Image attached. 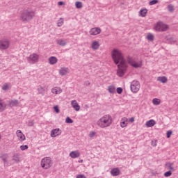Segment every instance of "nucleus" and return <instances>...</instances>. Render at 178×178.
Wrapping results in <instances>:
<instances>
[{"label": "nucleus", "instance_id": "f257e3e1", "mask_svg": "<svg viewBox=\"0 0 178 178\" xmlns=\"http://www.w3.org/2000/svg\"><path fill=\"white\" fill-rule=\"evenodd\" d=\"M111 56L114 63L118 65L117 76L123 77L124 73H126V70H127V63L123 56V54H122L120 50L114 49L112 51Z\"/></svg>", "mask_w": 178, "mask_h": 178}, {"label": "nucleus", "instance_id": "f03ea898", "mask_svg": "<svg viewBox=\"0 0 178 178\" xmlns=\"http://www.w3.org/2000/svg\"><path fill=\"white\" fill-rule=\"evenodd\" d=\"M97 124L102 129L109 127V126L112 124V116L109 115H104L97 121Z\"/></svg>", "mask_w": 178, "mask_h": 178}, {"label": "nucleus", "instance_id": "7ed1b4c3", "mask_svg": "<svg viewBox=\"0 0 178 178\" xmlns=\"http://www.w3.org/2000/svg\"><path fill=\"white\" fill-rule=\"evenodd\" d=\"M34 17V11L31 10H24L21 14L22 22H30Z\"/></svg>", "mask_w": 178, "mask_h": 178}, {"label": "nucleus", "instance_id": "20e7f679", "mask_svg": "<svg viewBox=\"0 0 178 178\" xmlns=\"http://www.w3.org/2000/svg\"><path fill=\"white\" fill-rule=\"evenodd\" d=\"M52 165V160L49 157H44L41 160L40 166L42 169H49Z\"/></svg>", "mask_w": 178, "mask_h": 178}, {"label": "nucleus", "instance_id": "39448f33", "mask_svg": "<svg viewBox=\"0 0 178 178\" xmlns=\"http://www.w3.org/2000/svg\"><path fill=\"white\" fill-rule=\"evenodd\" d=\"M169 27L168 26V25L162 22H157L154 26V30H155V31L159 32L167 31Z\"/></svg>", "mask_w": 178, "mask_h": 178}, {"label": "nucleus", "instance_id": "423d86ee", "mask_svg": "<svg viewBox=\"0 0 178 178\" xmlns=\"http://www.w3.org/2000/svg\"><path fill=\"white\" fill-rule=\"evenodd\" d=\"M127 62L133 67H135V69H137L138 67H141L142 63L141 61H137L134 58L128 57L127 59Z\"/></svg>", "mask_w": 178, "mask_h": 178}, {"label": "nucleus", "instance_id": "0eeeda50", "mask_svg": "<svg viewBox=\"0 0 178 178\" xmlns=\"http://www.w3.org/2000/svg\"><path fill=\"white\" fill-rule=\"evenodd\" d=\"M140 90V82L138 81H134L131 83V91L132 92H138Z\"/></svg>", "mask_w": 178, "mask_h": 178}, {"label": "nucleus", "instance_id": "6e6552de", "mask_svg": "<svg viewBox=\"0 0 178 178\" xmlns=\"http://www.w3.org/2000/svg\"><path fill=\"white\" fill-rule=\"evenodd\" d=\"M38 59H39L38 54H31L28 58V62L33 65V63H37V62H38Z\"/></svg>", "mask_w": 178, "mask_h": 178}, {"label": "nucleus", "instance_id": "1a4fd4ad", "mask_svg": "<svg viewBox=\"0 0 178 178\" xmlns=\"http://www.w3.org/2000/svg\"><path fill=\"white\" fill-rule=\"evenodd\" d=\"M10 42L6 39L0 40V49H8Z\"/></svg>", "mask_w": 178, "mask_h": 178}, {"label": "nucleus", "instance_id": "9d476101", "mask_svg": "<svg viewBox=\"0 0 178 178\" xmlns=\"http://www.w3.org/2000/svg\"><path fill=\"white\" fill-rule=\"evenodd\" d=\"M101 33V29L99 28H92L90 31V35H98Z\"/></svg>", "mask_w": 178, "mask_h": 178}, {"label": "nucleus", "instance_id": "9b49d317", "mask_svg": "<svg viewBox=\"0 0 178 178\" xmlns=\"http://www.w3.org/2000/svg\"><path fill=\"white\" fill-rule=\"evenodd\" d=\"M8 104L4 102L3 99L0 98V112H3L6 109Z\"/></svg>", "mask_w": 178, "mask_h": 178}, {"label": "nucleus", "instance_id": "f8f14e48", "mask_svg": "<svg viewBox=\"0 0 178 178\" xmlns=\"http://www.w3.org/2000/svg\"><path fill=\"white\" fill-rule=\"evenodd\" d=\"M60 134H62L60 129H55L51 131V137L53 138L56 137V136H60Z\"/></svg>", "mask_w": 178, "mask_h": 178}, {"label": "nucleus", "instance_id": "ddd939ff", "mask_svg": "<svg viewBox=\"0 0 178 178\" xmlns=\"http://www.w3.org/2000/svg\"><path fill=\"white\" fill-rule=\"evenodd\" d=\"M16 135L17 137H18L19 140H20V141H24V140H26V136H24V134H23L21 130H17L16 131Z\"/></svg>", "mask_w": 178, "mask_h": 178}, {"label": "nucleus", "instance_id": "4468645a", "mask_svg": "<svg viewBox=\"0 0 178 178\" xmlns=\"http://www.w3.org/2000/svg\"><path fill=\"white\" fill-rule=\"evenodd\" d=\"M71 105L72 108H74V111H76V112H79V111H80V105H79V103H77V101L72 100L71 102Z\"/></svg>", "mask_w": 178, "mask_h": 178}, {"label": "nucleus", "instance_id": "2eb2a0df", "mask_svg": "<svg viewBox=\"0 0 178 178\" xmlns=\"http://www.w3.org/2000/svg\"><path fill=\"white\" fill-rule=\"evenodd\" d=\"M70 156L73 159H76V158H79L80 156V152L72 151L70 153Z\"/></svg>", "mask_w": 178, "mask_h": 178}, {"label": "nucleus", "instance_id": "dca6fc26", "mask_svg": "<svg viewBox=\"0 0 178 178\" xmlns=\"http://www.w3.org/2000/svg\"><path fill=\"white\" fill-rule=\"evenodd\" d=\"M69 73V68L67 67H61L59 70V74L60 76H65V74H67Z\"/></svg>", "mask_w": 178, "mask_h": 178}, {"label": "nucleus", "instance_id": "f3484780", "mask_svg": "<svg viewBox=\"0 0 178 178\" xmlns=\"http://www.w3.org/2000/svg\"><path fill=\"white\" fill-rule=\"evenodd\" d=\"M52 94H61L62 93V89L59 87H55L51 89Z\"/></svg>", "mask_w": 178, "mask_h": 178}, {"label": "nucleus", "instance_id": "a211bd4d", "mask_svg": "<svg viewBox=\"0 0 178 178\" xmlns=\"http://www.w3.org/2000/svg\"><path fill=\"white\" fill-rule=\"evenodd\" d=\"M112 176H119L120 175V170L118 168H113L111 170Z\"/></svg>", "mask_w": 178, "mask_h": 178}, {"label": "nucleus", "instance_id": "6ab92c4d", "mask_svg": "<svg viewBox=\"0 0 178 178\" xmlns=\"http://www.w3.org/2000/svg\"><path fill=\"white\" fill-rule=\"evenodd\" d=\"M127 120H128L127 118L126 117L122 118L120 122V127L122 128L126 127V126H127Z\"/></svg>", "mask_w": 178, "mask_h": 178}, {"label": "nucleus", "instance_id": "aec40b11", "mask_svg": "<svg viewBox=\"0 0 178 178\" xmlns=\"http://www.w3.org/2000/svg\"><path fill=\"white\" fill-rule=\"evenodd\" d=\"M156 124V122L154 120H150L147 122H146V126L147 127H154Z\"/></svg>", "mask_w": 178, "mask_h": 178}, {"label": "nucleus", "instance_id": "412c9836", "mask_svg": "<svg viewBox=\"0 0 178 178\" xmlns=\"http://www.w3.org/2000/svg\"><path fill=\"white\" fill-rule=\"evenodd\" d=\"M58 62V58H56V57L55 56H51L49 58V63H50V65H55L56 63H57Z\"/></svg>", "mask_w": 178, "mask_h": 178}, {"label": "nucleus", "instance_id": "4be33fe9", "mask_svg": "<svg viewBox=\"0 0 178 178\" xmlns=\"http://www.w3.org/2000/svg\"><path fill=\"white\" fill-rule=\"evenodd\" d=\"M91 48H92L95 50L98 49V48H99V42L98 41L92 42Z\"/></svg>", "mask_w": 178, "mask_h": 178}, {"label": "nucleus", "instance_id": "5701e85b", "mask_svg": "<svg viewBox=\"0 0 178 178\" xmlns=\"http://www.w3.org/2000/svg\"><path fill=\"white\" fill-rule=\"evenodd\" d=\"M56 42L58 45H60V47H65L66 45L67 42L63 39H58L56 40Z\"/></svg>", "mask_w": 178, "mask_h": 178}, {"label": "nucleus", "instance_id": "b1692460", "mask_svg": "<svg viewBox=\"0 0 178 178\" xmlns=\"http://www.w3.org/2000/svg\"><path fill=\"white\" fill-rule=\"evenodd\" d=\"M165 166L170 170H175V165H174L173 163H167L165 164Z\"/></svg>", "mask_w": 178, "mask_h": 178}, {"label": "nucleus", "instance_id": "393cba45", "mask_svg": "<svg viewBox=\"0 0 178 178\" xmlns=\"http://www.w3.org/2000/svg\"><path fill=\"white\" fill-rule=\"evenodd\" d=\"M167 9L169 12H170L171 13H173V12H175V6L172 4H169L167 7Z\"/></svg>", "mask_w": 178, "mask_h": 178}, {"label": "nucleus", "instance_id": "a878e982", "mask_svg": "<svg viewBox=\"0 0 178 178\" xmlns=\"http://www.w3.org/2000/svg\"><path fill=\"white\" fill-rule=\"evenodd\" d=\"M158 81H160L161 83H166L168 81V79H166L165 76H159L157 79Z\"/></svg>", "mask_w": 178, "mask_h": 178}, {"label": "nucleus", "instance_id": "bb28decb", "mask_svg": "<svg viewBox=\"0 0 178 178\" xmlns=\"http://www.w3.org/2000/svg\"><path fill=\"white\" fill-rule=\"evenodd\" d=\"M152 104H153V105L158 106L161 104V99L154 98L152 99Z\"/></svg>", "mask_w": 178, "mask_h": 178}, {"label": "nucleus", "instance_id": "cd10ccee", "mask_svg": "<svg viewBox=\"0 0 178 178\" xmlns=\"http://www.w3.org/2000/svg\"><path fill=\"white\" fill-rule=\"evenodd\" d=\"M75 6L77 9H81L83 8V3L80 1H76Z\"/></svg>", "mask_w": 178, "mask_h": 178}, {"label": "nucleus", "instance_id": "c85d7f7f", "mask_svg": "<svg viewBox=\"0 0 178 178\" xmlns=\"http://www.w3.org/2000/svg\"><path fill=\"white\" fill-rule=\"evenodd\" d=\"M147 9H143L140 10V15L142 17H145V15H147Z\"/></svg>", "mask_w": 178, "mask_h": 178}, {"label": "nucleus", "instance_id": "c756f323", "mask_svg": "<svg viewBox=\"0 0 178 178\" xmlns=\"http://www.w3.org/2000/svg\"><path fill=\"white\" fill-rule=\"evenodd\" d=\"M19 104V101L17 100H11L10 102V105H11V106H16V105Z\"/></svg>", "mask_w": 178, "mask_h": 178}, {"label": "nucleus", "instance_id": "7c9ffc66", "mask_svg": "<svg viewBox=\"0 0 178 178\" xmlns=\"http://www.w3.org/2000/svg\"><path fill=\"white\" fill-rule=\"evenodd\" d=\"M38 91L40 94H41L42 95H45V90L44 89V88L42 87H40L38 89Z\"/></svg>", "mask_w": 178, "mask_h": 178}, {"label": "nucleus", "instance_id": "2f4dec72", "mask_svg": "<svg viewBox=\"0 0 178 178\" xmlns=\"http://www.w3.org/2000/svg\"><path fill=\"white\" fill-rule=\"evenodd\" d=\"M147 39L148 41H154V35H152V33H148L147 35Z\"/></svg>", "mask_w": 178, "mask_h": 178}, {"label": "nucleus", "instance_id": "473e14b6", "mask_svg": "<svg viewBox=\"0 0 178 178\" xmlns=\"http://www.w3.org/2000/svg\"><path fill=\"white\" fill-rule=\"evenodd\" d=\"M63 22H64L63 19L60 18V19L57 22L58 27H62V26H63Z\"/></svg>", "mask_w": 178, "mask_h": 178}, {"label": "nucleus", "instance_id": "72a5a7b5", "mask_svg": "<svg viewBox=\"0 0 178 178\" xmlns=\"http://www.w3.org/2000/svg\"><path fill=\"white\" fill-rule=\"evenodd\" d=\"M108 91L111 94H113V92H115V86H109L108 87Z\"/></svg>", "mask_w": 178, "mask_h": 178}, {"label": "nucleus", "instance_id": "f704fd0d", "mask_svg": "<svg viewBox=\"0 0 178 178\" xmlns=\"http://www.w3.org/2000/svg\"><path fill=\"white\" fill-rule=\"evenodd\" d=\"M165 177H170V176H172V171H167L164 173Z\"/></svg>", "mask_w": 178, "mask_h": 178}, {"label": "nucleus", "instance_id": "c9c22d12", "mask_svg": "<svg viewBox=\"0 0 178 178\" xmlns=\"http://www.w3.org/2000/svg\"><path fill=\"white\" fill-rule=\"evenodd\" d=\"M2 90H3L4 91H6V90H9V84H4L2 87Z\"/></svg>", "mask_w": 178, "mask_h": 178}, {"label": "nucleus", "instance_id": "e433bc0d", "mask_svg": "<svg viewBox=\"0 0 178 178\" xmlns=\"http://www.w3.org/2000/svg\"><path fill=\"white\" fill-rule=\"evenodd\" d=\"M28 148L29 146L27 145L20 146V149H22V151H25V149H27Z\"/></svg>", "mask_w": 178, "mask_h": 178}, {"label": "nucleus", "instance_id": "4c0bfd02", "mask_svg": "<svg viewBox=\"0 0 178 178\" xmlns=\"http://www.w3.org/2000/svg\"><path fill=\"white\" fill-rule=\"evenodd\" d=\"M149 3L150 6L156 5V3H158V0H152V1H149Z\"/></svg>", "mask_w": 178, "mask_h": 178}, {"label": "nucleus", "instance_id": "58836bf2", "mask_svg": "<svg viewBox=\"0 0 178 178\" xmlns=\"http://www.w3.org/2000/svg\"><path fill=\"white\" fill-rule=\"evenodd\" d=\"M65 122L67 123H73V120H72L71 118H70L69 117H67L65 119Z\"/></svg>", "mask_w": 178, "mask_h": 178}, {"label": "nucleus", "instance_id": "ea45409f", "mask_svg": "<svg viewBox=\"0 0 178 178\" xmlns=\"http://www.w3.org/2000/svg\"><path fill=\"white\" fill-rule=\"evenodd\" d=\"M117 92L118 94H121L122 92H123V89L122 88H118Z\"/></svg>", "mask_w": 178, "mask_h": 178}, {"label": "nucleus", "instance_id": "a19ab883", "mask_svg": "<svg viewBox=\"0 0 178 178\" xmlns=\"http://www.w3.org/2000/svg\"><path fill=\"white\" fill-rule=\"evenodd\" d=\"M170 136H172V131H167V138H170Z\"/></svg>", "mask_w": 178, "mask_h": 178}, {"label": "nucleus", "instance_id": "79ce46f5", "mask_svg": "<svg viewBox=\"0 0 178 178\" xmlns=\"http://www.w3.org/2000/svg\"><path fill=\"white\" fill-rule=\"evenodd\" d=\"M95 136V132L94 131H91L89 134V137H90V138H92V137H94Z\"/></svg>", "mask_w": 178, "mask_h": 178}, {"label": "nucleus", "instance_id": "37998d69", "mask_svg": "<svg viewBox=\"0 0 178 178\" xmlns=\"http://www.w3.org/2000/svg\"><path fill=\"white\" fill-rule=\"evenodd\" d=\"M54 111L56 113H59V108L58 107V106H54Z\"/></svg>", "mask_w": 178, "mask_h": 178}, {"label": "nucleus", "instance_id": "c03bdc74", "mask_svg": "<svg viewBox=\"0 0 178 178\" xmlns=\"http://www.w3.org/2000/svg\"><path fill=\"white\" fill-rule=\"evenodd\" d=\"M151 144L153 147H156V140H152Z\"/></svg>", "mask_w": 178, "mask_h": 178}, {"label": "nucleus", "instance_id": "a18cd8bd", "mask_svg": "<svg viewBox=\"0 0 178 178\" xmlns=\"http://www.w3.org/2000/svg\"><path fill=\"white\" fill-rule=\"evenodd\" d=\"M76 178H87V177H86L84 175H79L76 176Z\"/></svg>", "mask_w": 178, "mask_h": 178}, {"label": "nucleus", "instance_id": "49530a36", "mask_svg": "<svg viewBox=\"0 0 178 178\" xmlns=\"http://www.w3.org/2000/svg\"><path fill=\"white\" fill-rule=\"evenodd\" d=\"M13 160L16 161L17 162L19 161V157H17L16 156H13Z\"/></svg>", "mask_w": 178, "mask_h": 178}, {"label": "nucleus", "instance_id": "de8ad7c7", "mask_svg": "<svg viewBox=\"0 0 178 178\" xmlns=\"http://www.w3.org/2000/svg\"><path fill=\"white\" fill-rule=\"evenodd\" d=\"M129 122H130L131 123H133V122H134V118H131L129 119Z\"/></svg>", "mask_w": 178, "mask_h": 178}, {"label": "nucleus", "instance_id": "09e8293b", "mask_svg": "<svg viewBox=\"0 0 178 178\" xmlns=\"http://www.w3.org/2000/svg\"><path fill=\"white\" fill-rule=\"evenodd\" d=\"M58 5H59L60 6H62V5H63V1H59L58 3Z\"/></svg>", "mask_w": 178, "mask_h": 178}, {"label": "nucleus", "instance_id": "8fccbe9b", "mask_svg": "<svg viewBox=\"0 0 178 178\" xmlns=\"http://www.w3.org/2000/svg\"><path fill=\"white\" fill-rule=\"evenodd\" d=\"M2 160L3 161V162L6 163V162H7L8 161H6V159L3 158Z\"/></svg>", "mask_w": 178, "mask_h": 178}, {"label": "nucleus", "instance_id": "3c124183", "mask_svg": "<svg viewBox=\"0 0 178 178\" xmlns=\"http://www.w3.org/2000/svg\"><path fill=\"white\" fill-rule=\"evenodd\" d=\"M85 84H86V86H90V83L89 82H88V83L86 82Z\"/></svg>", "mask_w": 178, "mask_h": 178}, {"label": "nucleus", "instance_id": "603ef678", "mask_svg": "<svg viewBox=\"0 0 178 178\" xmlns=\"http://www.w3.org/2000/svg\"><path fill=\"white\" fill-rule=\"evenodd\" d=\"M79 162H81V163H82V162H83V160H81Z\"/></svg>", "mask_w": 178, "mask_h": 178}, {"label": "nucleus", "instance_id": "864d4df0", "mask_svg": "<svg viewBox=\"0 0 178 178\" xmlns=\"http://www.w3.org/2000/svg\"><path fill=\"white\" fill-rule=\"evenodd\" d=\"M1 136H0V140H1Z\"/></svg>", "mask_w": 178, "mask_h": 178}]
</instances>
